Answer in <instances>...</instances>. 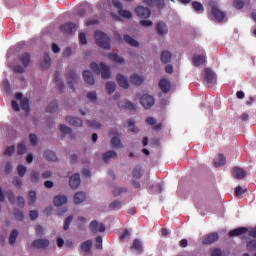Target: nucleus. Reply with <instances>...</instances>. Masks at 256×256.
Returning a JSON list of instances; mask_svg holds the SVG:
<instances>
[{
  "label": "nucleus",
  "mask_w": 256,
  "mask_h": 256,
  "mask_svg": "<svg viewBox=\"0 0 256 256\" xmlns=\"http://www.w3.org/2000/svg\"><path fill=\"white\" fill-rule=\"evenodd\" d=\"M192 7H193L194 11H197V12L203 11V4H201L197 1L192 2Z\"/></svg>",
  "instance_id": "4d7b16f0"
},
{
  "label": "nucleus",
  "mask_w": 256,
  "mask_h": 256,
  "mask_svg": "<svg viewBox=\"0 0 256 256\" xmlns=\"http://www.w3.org/2000/svg\"><path fill=\"white\" fill-rule=\"evenodd\" d=\"M40 177H41V174L39 173V171L33 170V171L30 173V181H31L32 183H39Z\"/></svg>",
  "instance_id": "f704fd0d"
},
{
  "label": "nucleus",
  "mask_w": 256,
  "mask_h": 256,
  "mask_svg": "<svg viewBox=\"0 0 256 256\" xmlns=\"http://www.w3.org/2000/svg\"><path fill=\"white\" fill-rule=\"evenodd\" d=\"M32 247L36 249H47V247H49V240L47 239L34 240L32 242Z\"/></svg>",
  "instance_id": "ddd939ff"
},
{
  "label": "nucleus",
  "mask_w": 256,
  "mask_h": 256,
  "mask_svg": "<svg viewBox=\"0 0 256 256\" xmlns=\"http://www.w3.org/2000/svg\"><path fill=\"white\" fill-rule=\"evenodd\" d=\"M14 217H15V219H17L18 221H23V217H24L23 212L16 209V210L14 211Z\"/></svg>",
  "instance_id": "680f3d73"
},
{
  "label": "nucleus",
  "mask_w": 256,
  "mask_h": 256,
  "mask_svg": "<svg viewBox=\"0 0 256 256\" xmlns=\"http://www.w3.org/2000/svg\"><path fill=\"white\" fill-rule=\"evenodd\" d=\"M108 57L113 61L114 63H118L119 65H123L125 63V60L121 58V56L117 54H108Z\"/></svg>",
  "instance_id": "7c9ffc66"
},
{
  "label": "nucleus",
  "mask_w": 256,
  "mask_h": 256,
  "mask_svg": "<svg viewBox=\"0 0 256 256\" xmlns=\"http://www.w3.org/2000/svg\"><path fill=\"white\" fill-rule=\"evenodd\" d=\"M227 163V158L225 155L220 154L217 158L214 159V167H221Z\"/></svg>",
  "instance_id": "bb28decb"
},
{
  "label": "nucleus",
  "mask_w": 256,
  "mask_h": 256,
  "mask_svg": "<svg viewBox=\"0 0 256 256\" xmlns=\"http://www.w3.org/2000/svg\"><path fill=\"white\" fill-rule=\"evenodd\" d=\"M29 197V205H33L35 201H37V193L35 191H30L28 194Z\"/></svg>",
  "instance_id": "3c124183"
},
{
  "label": "nucleus",
  "mask_w": 256,
  "mask_h": 256,
  "mask_svg": "<svg viewBox=\"0 0 256 256\" xmlns=\"http://www.w3.org/2000/svg\"><path fill=\"white\" fill-rule=\"evenodd\" d=\"M69 185L71 189L79 188V185H81V177L79 174H74L72 177H70Z\"/></svg>",
  "instance_id": "4468645a"
},
{
  "label": "nucleus",
  "mask_w": 256,
  "mask_h": 256,
  "mask_svg": "<svg viewBox=\"0 0 256 256\" xmlns=\"http://www.w3.org/2000/svg\"><path fill=\"white\" fill-rule=\"evenodd\" d=\"M17 172L19 177H25V173H27V167L20 164L17 167Z\"/></svg>",
  "instance_id": "09e8293b"
},
{
  "label": "nucleus",
  "mask_w": 256,
  "mask_h": 256,
  "mask_svg": "<svg viewBox=\"0 0 256 256\" xmlns=\"http://www.w3.org/2000/svg\"><path fill=\"white\" fill-rule=\"evenodd\" d=\"M127 123H128L129 131H130L131 133H139V128H137V127L135 126V121H134L133 119H129V120L127 121Z\"/></svg>",
  "instance_id": "ea45409f"
},
{
  "label": "nucleus",
  "mask_w": 256,
  "mask_h": 256,
  "mask_svg": "<svg viewBox=\"0 0 256 256\" xmlns=\"http://www.w3.org/2000/svg\"><path fill=\"white\" fill-rule=\"evenodd\" d=\"M247 250L248 251H256V240H250L247 243Z\"/></svg>",
  "instance_id": "6e6d98bb"
},
{
  "label": "nucleus",
  "mask_w": 256,
  "mask_h": 256,
  "mask_svg": "<svg viewBox=\"0 0 256 256\" xmlns=\"http://www.w3.org/2000/svg\"><path fill=\"white\" fill-rule=\"evenodd\" d=\"M132 177L134 179H139L140 177H143V169L141 168V166H136L133 169Z\"/></svg>",
  "instance_id": "473e14b6"
},
{
  "label": "nucleus",
  "mask_w": 256,
  "mask_h": 256,
  "mask_svg": "<svg viewBox=\"0 0 256 256\" xmlns=\"http://www.w3.org/2000/svg\"><path fill=\"white\" fill-rule=\"evenodd\" d=\"M249 231V228L247 227H239L232 231H230L229 235L230 237H239V235H245Z\"/></svg>",
  "instance_id": "4be33fe9"
},
{
  "label": "nucleus",
  "mask_w": 256,
  "mask_h": 256,
  "mask_svg": "<svg viewBox=\"0 0 256 256\" xmlns=\"http://www.w3.org/2000/svg\"><path fill=\"white\" fill-rule=\"evenodd\" d=\"M67 79L70 89H72V91H75V87L73 86V83H77V74L75 73V71L68 72Z\"/></svg>",
  "instance_id": "6ab92c4d"
},
{
  "label": "nucleus",
  "mask_w": 256,
  "mask_h": 256,
  "mask_svg": "<svg viewBox=\"0 0 256 256\" xmlns=\"http://www.w3.org/2000/svg\"><path fill=\"white\" fill-rule=\"evenodd\" d=\"M18 63H20V65L14 66L13 71L14 73H23L31 64V54H29V52L21 54L18 57Z\"/></svg>",
  "instance_id": "f03ea898"
},
{
  "label": "nucleus",
  "mask_w": 256,
  "mask_h": 256,
  "mask_svg": "<svg viewBox=\"0 0 256 256\" xmlns=\"http://www.w3.org/2000/svg\"><path fill=\"white\" fill-rule=\"evenodd\" d=\"M90 231L92 233H105V225L103 223H99L97 220H94L89 225Z\"/></svg>",
  "instance_id": "0eeeda50"
},
{
  "label": "nucleus",
  "mask_w": 256,
  "mask_h": 256,
  "mask_svg": "<svg viewBox=\"0 0 256 256\" xmlns=\"http://www.w3.org/2000/svg\"><path fill=\"white\" fill-rule=\"evenodd\" d=\"M211 256H223V252L220 248L212 249Z\"/></svg>",
  "instance_id": "0e129e2a"
},
{
  "label": "nucleus",
  "mask_w": 256,
  "mask_h": 256,
  "mask_svg": "<svg viewBox=\"0 0 256 256\" xmlns=\"http://www.w3.org/2000/svg\"><path fill=\"white\" fill-rule=\"evenodd\" d=\"M95 39L96 45H98V47H101L106 51H109V49H111V39H109V36H107V34H105L104 32L97 30L95 32Z\"/></svg>",
  "instance_id": "7ed1b4c3"
},
{
  "label": "nucleus",
  "mask_w": 256,
  "mask_h": 256,
  "mask_svg": "<svg viewBox=\"0 0 256 256\" xmlns=\"http://www.w3.org/2000/svg\"><path fill=\"white\" fill-rule=\"evenodd\" d=\"M96 249L100 250L103 249V237L98 236L96 238Z\"/></svg>",
  "instance_id": "bf43d9fd"
},
{
  "label": "nucleus",
  "mask_w": 256,
  "mask_h": 256,
  "mask_svg": "<svg viewBox=\"0 0 256 256\" xmlns=\"http://www.w3.org/2000/svg\"><path fill=\"white\" fill-rule=\"evenodd\" d=\"M111 145L114 149H119V147H123V145L121 144V140L117 136L112 137Z\"/></svg>",
  "instance_id": "79ce46f5"
},
{
  "label": "nucleus",
  "mask_w": 256,
  "mask_h": 256,
  "mask_svg": "<svg viewBox=\"0 0 256 256\" xmlns=\"http://www.w3.org/2000/svg\"><path fill=\"white\" fill-rule=\"evenodd\" d=\"M131 83H133L134 85H141V83H143V79L141 76H139L138 74H134L131 76L130 78Z\"/></svg>",
  "instance_id": "a19ab883"
},
{
  "label": "nucleus",
  "mask_w": 256,
  "mask_h": 256,
  "mask_svg": "<svg viewBox=\"0 0 256 256\" xmlns=\"http://www.w3.org/2000/svg\"><path fill=\"white\" fill-rule=\"evenodd\" d=\"M161 61L162 63H169V61H171V52L169 51H162L161 53Z\"/></svg>",
  "instance_id": "e433bc0d"
},
{
  "label": "nucleus",
  "mask_w": 256,
  "mask_h": 256,
  "mask_svg": "<svg viewBox=\"0 0 256 256\" xmlns=\"http://www.w3.org/2000/svg\"><path fill=\"white\" fill-rule=\"evenodd\" d=\"M115 89H117V85L115 82H107L106 83V92L108 95H113L115 93Z\"/></svg>",
  "instance_id": "72a5a7b5"
},
{
  "label": "nucleus",
  "mask_w": 256,
  "mask_h": 256,
  "mask_svg": "<svg viewBox=\"0 0 256 256\" xmlns=\"http://www.w3.org/2000/svg\"><path fill=\"white\" fill-rule=\"evenodd\" d=\"M71 221H73V215H70L65 219L63 226L64 231H69V225H71Z\"/></svg>",
  "instance_id": "8fccbe9b"
},
{
  "label": "nucleus",
  "mask_w": 256,
  "mask_h": 256,
  "mask_svg": "<svg viewBox=\"0 0 256 256\" xmlns=\"http://www.w3.org/2000/svg\"><path fill=\"white\" fill-rule=\"evenodd\" d=\"M118 15H120V17H124V19H131V17H133V14L129 10L123 9L118 11Z\"/></svg>",
  "instance_id": "a18cd8bd"
},
{
  "label": "nucleus",
  "mask_w": 256,
  "mask_h": 256,
  "mask_svg": "<svg viewBox=\"0 0 256 256\" xmlns=\"http://www.w3.org/2000/svg\"><path fill=\"white\" fill-rule=\"evenodd\" d=\"M233 6L235 9H243V7H245V2H243V0H234Z\"/></svg>",
  "instance_id": "13d9d810"
},
{
  "label": "nucleus",
  "mask_w": 256,
  "mask_h": 256,
  "mask_svg": "<svg viewBox=\"0 0 256 256\" xmlns=\"http://www.w3.org/2000/svg\"><path fill=\"white\" fill-rule=\"evenodd\" d=\"M17 237H19V231L13 230L9 238L10 245H15V242L17 241Z\"/></svg>",
  "instance_id": "c03bdc74"
},
{
  "label": "nucleus",
  "mask_w": 256,
  "mask_h": 256,
  "mask_svg": "<svg viewBox=\"0 0 256 256\" xmlns=\"http://www.w3.org/2000/svg\"><path fill=\"white\" fill-rule=\"evenodd\" d=\"M67 203V196L58 195L54 197V205L55 207H63Z\"/></svg>",
  "instance_id": "5701e85b"
},
{
  "label": "nucleus",
  "mask_w": 256,
  "mask_h": 256,
  "mask_svg": "<svg viewBox=\"0 0 256 256\" xmlns=\"http://www.w3.org/2000/svg\"><path fill=\"white\" fill-rule=\"evenodd\" d=\"M123 207V203L119 200H115L109 204V208L113 211H117V209H121Z\"/></svg>",
  "instance_id": "58836bf2"
},
{
  "label": "nucleus",
  "mask_w": 256,
  "mask_h": 256,
  "mask_svg": "<svg viewBox=\"0 0 256 256\" xmlns=\"http://www.w3.org/2000/svg\"><path fill=\"white\" fill-rule=\"evenodd\" d=\"M75 29H77V24L73 22H68L60 26V31L65 33V35H72Z\"/></svg>",
  "instance_id": "6e6552de"
},
{
  "label": "nucleus",
  "mask_w": 256,
  "mask_h": 256,
  "mask_svg": "<svg viewBox=\"0 0 256 256\" xmlns=\"http://www.w3.org/2000/svg\"><path fill=\"white\" fill-rule=\"evenodd\" d=\"M7 197H8V201H10L12 205H15V194L13 193V191L9 190L7 192Z\"/></svg>",
  "instance_id": "052dcab7"
},
{
  "label": "nucleus",
  "mask_w": 256,
  "mask_h": 256,
  "mask_svg": "<svg viewBox=\"0 0 256 256\" xmlns=\"http://www.w3.org/2000/svg\"><path fill=\"white\" fill-rule=\"evenodd\" d=\"M59 109V105L57 102H51L47 107H46V113H55Z\"/></svg>",
  "instance_id": "4c0bfd02"
},
{
  "label": "nucleus",
  "mask_w": 256,
  "mask_h": 256,
  "mask_svg": "<svg viewBox=\"0 0 256 256\" xmlns=\"http://www.w3.org/2000/svg\"><path fill=\"white\" fill-rule=\"evenodd\" d=\"M124 41L126 43H128V45H130V47H138L139 46V42L137 40L133 39L129 35H125L124 36Z\"/></svg>",
  "instance_id": "2f4dec72"
},
{
  "label": "nucleus",
  "mask_w": 256,
  "mask_h": 256,
  "mask_svg": "<svg viewBox=\"0 0 256 256\" xmlns=\"http://www.w3.org/2000/svg\"><path fill=\"white\" fill-rule=\"evenodd\" d=\"M17 206L23 209L25 207V198L23 196H18L17 197Z\"/></svg>",
  "instance_id": "e2e57ef3"
},
{
  "label": "nucleus",
  "mask_w": 256,
  "mask_h": 256,
  "mask_svg": "<svg viewBox=\"0 0 256 256\" xmlns=\"http://www.w3.org/2000/svg\"><path fill=\"white\" fill-rule=\"evenodd\" d=\"M209 5L211 7V14L213 17L218 21V23H222L223 19H225V12L219 10V6L217 5V2L210 1Z\"/></svg>",
  "instance_id": "20e7f679"
},
{
  "label": "nucleus",
  "mask_w": 256,
  "mask_h": 256,
  "mask_svg": "<svg viewBox=\"0 0 256 256\" xmlns=\"http://www.w3.org/2000/svg\"><path fill=\"white\" fill-rule=\"evenodd\" d=\"M20 107L22 111H26V113H29V111H31V107L29 106V99L22 98L20 100Z\"/></svg>",
  "instance_id": "c756f323"
},
{
  "label": "nucleus",
  "mask_w": 256,
  "mask_h": 256,
  "mask_svg": "<svg viewBox=\"0 0 256 256\" xmlns=\"http://www.w3.org/2000/svg\"><path fill=\"white\" fill-rule=\"evenodd\" d=\"M121 193H127V188L116 187L112 191L113 197H119V195H121Z\"/></svg>",
  "instance_id": "37998d69"
},
{
  "label": "nucleus",
  "mask_w": 256,
  "mask_h": 256,
  "mask_svg": "<svg viewBox=\"0 0 256 256\" xmlns=\"http://www.w3.org/2000/svg\"><path fill=\"white\" fill-rule=\"evenodd\" d=\"M87 97L89 101H97V93L95 92H88Z\"/></svg>",
  "instance_id": "338daca9"
},
{
  "label": "nucleus",
  "mask_w": 256,
  "mask_h": 256,
  "mask_svg": "<svg viewBox=\"0 0 256 256\" xmlns=\"http://www.w3.org/2000/svg\"><path fill=\"white\" fill-rule=\"evenodd\" d=\"M140 103L144 109H151L155 105V98L149 94H144L140 99Z\"/></svg>",
  "instance_id": "39448f33"
},
{
  "label": "nucleus",
  "mask_w": 256,
  "mask_h": 256,
  "mask_svg": "<svg viewBox=\"0 0 256 256\" xmlns=\"http://www.w3.org/2000/svg\"><path fill=\"white\" fill-rule=\"evenodd\" d=\"M88 127H92L93 129H101V123L95 121V120H88L87 121Z\"/></svg>",
  "instance_id": "de8ad7c7"
},
{
  "label": "nucleus",
  "mask_w": 256,
  "mask_h": 256,
  "mask_svg": "<svg viewBox=\"0 0 256 256\" xmlns=\"http://www.w3.org/2000/svg\"><path fill=\"white\" fill-rule=\"evenodd\" d=\"M44 157H46L48 161H57V154L51 150H47L44 154Z\"/></svg>",
  "instance_id": "c9c22d12"
},
{
  "label": "nucleus",
  "mask_w": 256,
  "mask_h": 256,
  "mask_svg": "<svg viewBox=\"0 0 256 256\" xmlns=\"http://www.w3.org/2000/svg\"><path fill=\"white\" fill-rule=\"evenodd\" d=\"M80 45H87V35L84 32H81L78 36Z\"/></svg>",
  "instance_id": "864d4df0"
},
{
  "label": "nucleus",
  "mask_w": 256,
  "mask_h": 256,
  "mask_svg": "<svg viewBox=\"0 0 256 256\" xmlns=\"http://www.w3.org/2000/svg\"><path fill=\"white\" fill-rule=\"evenodd\" d=\"M66 121L70 125H73V127H83V121L81 120V118L68 116L66 118Z\"/></svg>",
  "instance_id": "2eb2a0df"
},
{
  "label": "nucleus",
  "mask_w": 256,
  "mask_h": 256,
  "mask_svg": "<svg viewBox=\"0 0 256 256\" xmlns=\"http://www.w3.org/2000/svg\"><path fill=\"white\" fill-rule=\"evenodd\" d=\"M119 109H128L129 111H135V104L133 102L124 100L118 103Z\"/></svg>",
  "instance_id": "aec40b11"
},
{
  "label": "nucleus",
  "mask_w": 256,
  "mask_h": 256,
  "mask_svg": "<svg viewBox=\"0 0 256 256\" xmlns=\"http://www.w3.org/2000/svg\"><path fill=\"white\" fill-rule=\"evenodd\" d=\"M87 199V195L85 192H77L74 195V203L75 205H81Z\"/></svg>",
  "instance_id": "a878e982"
},
{
  "label": "nucleus",
  "mask_w": 256,
  "mask_h": 256,
  "mask_svg": "<svg viewBox=\"0 0 256 256\" xmlns=\"http://www.w3.org/2000/svg\"><path fill=\"white\" fill-rule=\"evenodd\" d=\"M156 31L158 35H167L169 28L164 22H158L156 26Z\"/></svg>",
  "instance_id": "412c9836"
},
{
  "label": "nucleus",
  "mask_w": 256,
  "mask_h": 256,
  "mask_svg": "<svg viewBox=\"0 0 256 256\" xmlns=\"http://www.w3.org/2000/svg\"><path fill=\"white\" fill-rule=\"evenodd\" d=\"M93 247V241L87 240L81 245V250L85 253V255H91V249Z\"/></svg>",
  "instance_id": "393cba45"
},
{
  "label": "nucleus",
  "mask_w": 256,
  "mask_h": 256,
  "mask_svg": "<svg viewBox=\"0 0 256 256\" xmlns=\"http://www.w3.org/2000/svg\"><path fill=\"white\" fill-rule=\"evenodd\" d=\"M83 79L87 85H95V77L91 73V71L86 70L83 72Z\"/></svg>",
  "instance_id": "f3484780"
},
{
  "label": "nucleus",
  "mask_w": 256,
  "mask_h": 256,
  "mask_svg": "<svg viewBox=\"0 0 256 256\" xmlns=\"http://www.w3.org/2000/svg\"><path fill=\"white\" fill-rule=\"evenodd\" d=\"M158 86L162 93H169L171 91V82L166 78L160 79Z\"/></svg>",
  "instance_id": "9b49d317"
},
{
  "label": "nucleus",
  "mask_w": 256,
  "mask_h": 256,
  "mask_svg": "<svg viewBox=\"0 0 256 256\" xmlns=\"http://www.w3.org/2000/svg\"><path fill=\"white\" fill-rule=\"evenodd\" d=\"M204 81L209 87L215 83V73L210 68L205 69Z\"/></svg>",
  "instance_id": "9d476101"
},
{
  "label": "nucleus",
  "mask_w": 256,
  "mask_h": 256,
  "mask_svg": "<svg viewBox=\"0 0 256 256\" xmlns=\"http://www.w3.org/2000/svg\"><path fill=\"white\" fill-rule=\"evenodd\" d=\"M40 67L42 71H46V69H49V67H51V57H49V53L44 54V58L40 64Z\"/></svg>",
  "instance_id": "b1692460"
},
{
  "label": "nucleus",
  "mask_w": 256,
  "mask_h": 256,
  "mask_svg": "<svg viewBox=\"0 0 256 256\" xmlns=\"http://www.w3.org/2000/svg\"><path fill=\"white\" fill-rule=\"evenodd\" d=\"M217 241H219V234L217 232H213L206 235L203 238L202 243L203 245H212V243H217Z\"/></svg>",
  "instance_id": "1a4fd4ad"
},
{
  "label": "nucleus",
  "mask_w": 256,
  "mask_h": 256,
  "mask_svg": "<svg viewBox=\"0 0 256 256\" xmlns=\"http://www.w3.org/2000/svg\"><path fill=\"white\" fill-rule=\"evenodd\" d=\"M60 131L61 133H63L64 135H71V133L73 132V130H71V128H69L67 125L62 124L60 125Z\"/></svg>",
  "instance_id": "49530a36"
},
{
  "label": "nucleus",
  "mask_w": 256,
  "mask_h": 256,
  "mask_svg": "<svg viewBox=\"0 0 256 256\" xmlns=\"http://www.w3.org/2000/svg\"><path fill=\"white\" fill-rule=\"evenodd\" d=\"M130 249L135 251L137 255H141V253H143V244L141 243V240L135 239Z\"/></svg>",
  "instance_id": "dca6fc26"
},
{
  "label": "nucleus",
  "mask_w": 256,
  "mask_h": 256,
  "mask_svg": "<svg viewBox=\"0 0 256 256\" xmlns=\"http://www.w3.org/2000/svg\"><path fill=\"white\" fill-rule=\"evenodd\" d=\"M26 151H27V147H25L23 143L18 144V147H17L18 155H24Z\"/></svg>",
  "instance_id": "5fc2aeb1"
},
{
  "label": "nucleus",
  "mask_w": 256,
  "mask_h": 256,
  "mask_svg": "<svg viewBox=\"0 0 256 256\" xmlns=\"http://www.w3.org/2000/svg\"><path fill=\"white\" fill-rule=\"evenodd\" d=\"M30 143L31 145H37V135L35 134H30L29 135Z\"/></svg>",
  "instance_id": "774afa93"
},
{
  "label": "nucleus",
  "mask_w": 256,
  "mask_h": 256,
  "mask_svg": "<svg viewBox=\"0 0 256 256\" xmlns=\"http://www.w3.org/2000/svg\"><path fill=\"white\" fill-rule=\"evenodd\" d=\"M192 61L195 65V67H199L200 65H204L205 64V56L203 55H195L192 58Z\"/></svg>",
  "instance_id": "cd10ccee"
},
{
  "label": "nucleus",
  "mask_w": 256,
  "mask_h": 256,
  "mask_svg": "<svg viewBox=\"0 0 256 256\" xmlns=\"http://www.w3.org/2000/svg\"><path fill=\"white\" fill-rule=\"evenodd\" d=\"M90 69L93 73H96V75H101L102 79H111V70L109 69V66L103 62H101L100 65L96 62H92L90 64Z\"/></svg>",
  "instance_id": "f257e3e1"
},
{
  "label": "nucleus",
  "mask_w": 256,
  "mask_h": 256,
  "mask_svg": "<svg viewBox=\"0 0 256 256\" xmlns=\"http://www.w3.org/2000/svg\"><path fill=\"white\" fill-rule=\"evenodd\" d=\"M110 159H117V152L110 150L103 154V160L105 163H109Z\"/></svg>",
  "instance_id": "c85d7f7f"
},
{
  "label": "nucleus",
  "mask_w": 256,
  "mask_h": 256,
  "mask_svg": "<svg viewBox=\"0 0 256 256\" xmlns=\"http://www.w3.org/2000/svg\"><path fill=\"white\" fill-rule=\"evenodd\" d=\"M15 153V146H8L4 152V155H13Z\"/></svg>",
  "instance_id": "69168bd1"
},
{
  "label": "nucleus",
  "mask_w": 256,
  "mask_h": 256,
  "mask_svg": "<svg viewBox=\"0 0 256 256\" xmlns=\"http://www.w3.org/2000/svg\"><path fill=\"white\" fill-rule=\"evenodd\" d=\"M116 81L122 89H129V81L125 78V76L118 74L116 77Z\"/></svg>",
  "instance_id": "a211bd4d"
},
{
  "label": "nucleus",
  "mask_w": 256,
  "mask_h": 256,
  "mask_svg": "<svg viewBox=\"0 0 256 256\" xmlns=\"http://www.w3.org/2000/svg\"><path fill=\"white\" fill-rule=\"evenodd\" d=\"M13 185L16 186L17 189H21V187H23V180L16 176L13 179Z\"/></svg>",
  "instance_id": "603ef678"
},
{
  "label": "nucleus",
  "mask_w": 256,
  "mask_h": 256,
  "mask_svg": "<svg viewBox=\"0 0 256 256\" xmlns=\"http://www.w3.org/2000/svg\"><path fill=\"white\" fill-rule=\"evenodd\" d=\"M232 176L235 177V179H245L247 172L243 168L236 166L233 168Z\"/></svg>",
  "instance_id": "f8f14e48"
},
{
  "label": "nucleus",
  "mask_w": 256,
  "mask_h": 256,
  "mask_svg": "<svg viewBox=\"0 0 256 256\" xmlns=\"http://www.w3.org/2000/svg\"><path fill=\"white\" fill-rule=\"evenodd\" d=\"M135 13L140 19H149L151 17V10L147 7L138 6L135 9Z\"/></svg>",
  "instance_id": "423d86ee"
}]
</instances>
